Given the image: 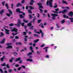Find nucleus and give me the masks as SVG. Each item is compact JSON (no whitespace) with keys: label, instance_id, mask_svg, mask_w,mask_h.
<instances>
[{"label":"nucleus","instance_id":"nucleus-1","mask_svg":"<svg viewBox=\"0 0 73 73\" xmlns=\"http://www.w3.org/2000/svg\"><path fill=\"white\" fill-rule=\"evenodd\" d=\"M53 1V0H50V1H47V5H49V4H50V7L52 8V6H53V4L52 2Z\"/></svg>","mask_w":73,"mask_h":73},{"label":"nucleus","instance_id":"nucleus-2","mask_svg":"<svg viewBox=\"0 0 73 73\" xmlns=\"http://www.w3.org/2000/svg\"><path fill=\"white\" fill-rule=\"evenodd\" d=\"M20 11V9L19 8L17 9L16 10V11L17 12H19V13H23V11Z\"/></svg>","mask_w":73,"mask_h":73},{"label":"nucleus","instance_id":"nucleus-3","mask_svg":"<svg viewBox=\"0 0 73 73\" xmlns=\"http://www.w3.org/2000/svg\"><path fill=\"white\" fill-rule=\"evenodd\" d=\"M21 21L20 20H19L17 23V24H15V25H16V26H18V27H19L20 25V24H21Z\"/></svg>","mask_w":73,"mask_h":73},{"label":"nucleus","instance_id":"nucleus-4","mask_svg":"<svg viewBox=\"0 0 73 73\" xmlns=\"http://www.w3.org/2000/svg\"><path fill=\"white\" fill-rule=\"evenodd\" d=\"M66 12H68V10H67V9H65L64 10L62 11V13L63 14H65V13Z\"/></svg>","mask_w":73,"mask_h":73},{"label":"nucleus","instance_id":"nucleus-5","mask_svg":"<svg viewBox=\"0 0 73 73\" xmlns=\"http://www.w3.org/2000/svg\"><path fill=\"white\" fill-rule=\"evenodd\" d=\"M69 16H70L71 17H72L73 16V11H70L68 14Z\"/></svg>","mask_w":73,"mask_h":73},{"label":"nucleus","instance_id":"nucleus-6","mask_svg":"<svg viewBox=\"0 0 73 73\" xmlns=\"http://www.w3.org/2000/svg\"><path fill=\"white\" fill-rule=\"evenodd\" d=\"M49 48V46H47L43 48L44 49H46L45 50V52H46V53L48 52V48Z\"/></svg>","mask_w":73,"mask_h":73},{"label":"nucleus","instance_id":"nucleus-7","mask_svg":"<svg viewBox=\"0 0 73 73\" xmlns=\"http://www.w3.org/2000/svg\"><path fill=\"white\" fill-rule=\"evenodd\" d=\"M17 29L14 28L13 29L11 30V32H17Z\"/></svg>","mask_w":73,"mask_h":73},{"label":"nucleus","instance_id":"nucleus-8","mask_svg":"<svg viewBox=\"0 0 73 73\" xmlns=\"http://www.w3.org/2000/svg\"><path fill=\"white\" fill-rule=\"evenodd\" d=\"M51 15L53 17H56V16H58V15L55 13L52 14Z\"/></svg>","mask_w":73,"mask_h":73},{"label":"nucleus","instance_id":"nucleus-9","mask_svg":"<svg viewBox=\"0 0 73 73\" xmlns=\"http://www.w3.org/2000/svg\"><path fill=\"white\" fill-rule=\"evenodd\" d=\"M7 49H12V46L11 45H9L6 47Z\"/></svg>","mask_w":73,"mask_h":73},{"label":"nucleus","instance_id":"nucleus-10","mask_svg":"<svg viewBox=\"0 0 73 73\" xmlns=\"http://www.w3.org/2000/svg\"><path fill=\"white\" fill-rule=\"evenodd\" d=\"M5 31L6 32V33L7 35H9V31L7 29H6L5 30Z\"/></svg>","mask_w":73,"mask_h":73},{"label":"nucleus","instance_id":"nucleus-11","mask_svg":"<svg viewBox=\"0 0 73 73\" xmlns=\"http://www.w3.org/2000/svg\"><path fill=\"white\" fill-rule=\"evenodd\" d=\"M5 38H4L2 41H1L0 42V44H4V42H5Z\"/></svg>","mask_w":73,"mask_h":73},{"label":"nucleus","instance_id":"nucleus-12","mask_svg":"<svg viewBox=\"0 0 73 73\" xmlns=\"http://www.w3.org/2000/svg\"><path fill=\"white\" fill-rule=\"evenodd\" d=\"M4 12V9H2V10L0 11V13L1 15H3V13Z\"/></svg>","mask_w":73,"mask_h":73},{"label":"nucleus","instance_id":"nucleus-13","mask_svg":"<svg viewBox=\"0 0 73 73\" xmlns=\"http://www.w3.org/2000/svg\"><path fill=\"white\" fill-rule=\"evenodd\" d=\"M21 60V58H18L15 60V61H20Z\"/></svg>","mask_w":73,"mask_h":73},{"label":"nucleus","instance_id":"nucleus-14","mask_svg":"<svg viewBox=\"0 0 73 73\" xmlns=\"http://www.w3.org/2000/svg\"><path fill=\"white\" fill-rule=\"evenodd\" d=\"M8 11H9V13L10 15H13V13H12V12L11 11V9H9Z\"/></svg>","mask_w":73,"mask_h":73},{"label":"nucleus","instance_id":"nucleus-15","mask_svg":"<svg viewBox=\"0 0 73 73\" xmlns=\"http://www.w3.org/2000/svg\"><path fill=\"white\" fill-rule=\"evenodd\" d=\"M17 7H18L19 6H22V4L20 3H17Z\"/></svg>","mask_w":73,"mask_h":73},{"label":"nucleus","instance_id":"nucleus-16","mask_svg":"<svg viewBox=\"0 0 73 73\" xmlns=\"http://www.w3.org/2000/svg\"><path fill=\"white\" fill-rule=\"evenodd\" d=\"M27 61H29V62H32L33 61V59H27Z\"/></svg>","mask_w":73,"mask_h":73},{"label":"nucleus","instance_id":"nucleus-17","mask_svg":"<svg viewBox=\"0 0 73 73\" xmlns=\"http://www.w3.org/2000/svg\"><path fill=\"white\" fill-rule=\"evenodd\" d=\"M5 7H6L7 8V9H9V6H8V3H6L5 5Z\"/></svg>","mask_w":73,"mask_h":73},{"label":"nucleus","instance_id":"nucleus-18","mask_svg":"<svg viewBox=\"0 0 73 73\" xmlns=\"http://www.w3.org/2000/svg\"><path fill=\"white\" fill-rule=\"evenodd\" d=\"M63 17L64 18H66L67 19H68L69 17H68V16H66V15L65 14H64L63 15Z\"/></svg>","mask_w":73,"mask_h":73},{"label":"nucleus","instance_id":"nucleus-19","mask_svg":"<svg viewBox=\"0 0 73 73\" xmlns=\"http://www.w3.org/2000/svg\"><path fill=\"white\" fill-rule=\"evenodd\" d=\"M33 27H34V26H32L31 27H29V29L30 30H33Z\"/></svg>","mask_w":73,"mask_h":73},{"label":"nucleus","instance_id":"nucleus-20","mask_svg":"<svg viewBox=\"0 0 73 73\" xmlns=\"http://www.w3.org/2000/svg\"><path fill=\"white\" fill-rule=\"evenodd\" d=\"M13 60H14V58H12L11 60L9 59L10 62H12Z\"/></svg>","mask_w":73,"mask_h":73},{"label":"nucleus","instance_id":"nucleus-21","mask_svg":"<svg viewBox=\"0 0 73 73\" xmlns=\"http://www.w3.org/2000/svg\"><path fill=\"white\" fill-rule=\"evenodd\" d=\"M62 3L63 4H68V3L66 2L64 0H62Z\"/></svg>","mask_w":73,"mask_h":73},{"label":"nucleus","instance_id":"nucleus-22","mask_svg":"<svg viewBox=\"0 0 73 73\" xmlns=\"http://www.w3.org/2000/svg\"><path fill=\"white\" fill-rule=\"evenodd\" d=\"M19 16L20 18H21L22 19H23V18H24V16H23V15L22 14H19Z\"/></svg>","mask_w":73,"mask_h":73},{"label":"nucleus","instance_id":"nucleus-23","mask_svg":"<svg viewBox=\"0 0 73 73\" xmlns=\"http://www.w3.org/2000/svg\"><path fill=\"white\" fill-rule=\"evenodd\" d=\"M37 5L38 6H40L42 5V3H41L40 2H39V3H37Z\"/></svg>","mask_w":73,"mask_h":73},{"label":"nucleus","instance_id":"nucleus-24","mask_svg":"<svg viewBox=\"0 0 73 73\" xmlns=\"http://www.w3.org/2000/svg\"><path fill=\"white\" fill-rule=\"evenodd\" d=\"M34 19H33V23H35V20L36 18V17H34Z\"/></svg>","mask_w":73,"mask_h":73},{"label":"nucleus","instance_id":"nucleus-25","mask_svg":"<svg viewBox=\"0 0 73 73\" xmlns=\"http://www.w3.org/2000/svg\"><path fill=\"white\" fill-rule=\"evenodd\" d=\"M39 41V39H37V40H34V43H36L37 42H38V41Z\"/></svg>","mask_w":73,"mask_h":73},{"label":"nucleus","instance_id":"nucleus-26","mask_svg":"<svg viewBox=\"0 0 73 73\" xmlns=\"http://www.w3.org/2000/svg\"><path fill=\"white\" fill-rule=\"evenodd\" d=\"M1 66H6V64L5 63H4L3 64H2Z\"/></svg>","mask_w":73,"mask_h":73},{"label":"nucleus","instance_id":"nucleus-27","mask_svg":"<svg viewBox=\"0 0 73 73\" xmlns=\"http://www.w3.org/2000/svg\"><path fill=\"white\" fill-rule=\"evenodd\" d=\"M29 18L30 19H32L33 18V17H32V16L31 15L29 14Z\"/></svg>","mask_w":73,"mask_h":73},{"label":"nucleus","instance_id":"nucleus-28","mask_svg":"<svg viewBox=\"0 0 73 73\" xmlns=\"http://www.w3.org/2000/svg\"><path fill=\"white\" fill-rule=\"evenodd\" d=\"M23 21L25 22V23H28V22L29 21H26L25 19H24L23 20Z\"/></svg>","mask_w":73,"mask_h":73},{"label":"nucleus","instance_id":"nucleus-29","mask_svg":"<svg viewBox=\"0 0 73 73\" xmlns=\"http://www.w3.org/2000/svg\"><path fill=\"white\" fill-rule=\"evenodd\" d=\"M5 59V58L4 57H2L1 58V59H0L1 61H4V60Z\"/></svg>","mask_w":73,"mask_h":73},{"label":"nucleus","instance_id":"nucleus-30","mask_svg":"<svg viewBox=\"0 0 73 73\" xmlns=\"http://www.w3.org/2000/svg\"><path fill=\"white\" fill-rule=\"evenodd\" d=\"M65 19H63L61 22L62 24H64V23H65Z\"/></svg>","mask_w":73,"mask_h":73},{"label":"nucleus","instance_id":"nucleus-31","mask_svg":"<svg viewBox=\"0 0 73 73\" xmlns=\"http://www.w3.org/2000/svg\"><path fill=\"white\" fill-rule=\"evenodd\" d=\"M11 14H10L8 13H7L6 14V15L8 16V17H10V16H11Z\"/></svg>","mask_w":73,"mask_h":73},{"label":"nucleus","instance_id":"nucleus-32","mask_svg":"<svg viewBox=\"0 0 73 73\" xmlns=\"http://www.w3.org/2000/svg\"><path fill=\"white\" fill-rule=\"evenodd\" d=\"M29 7L30 8V9H35V8L31 6H30Z\"/></svg>","mask_w":73,"mask_h":73},{"label":"nucleus","instance_id":"nucleus-33","mask_svg":"<svg viewBox=\"0 0 73 73\" xmlns=\"http://www.w3.org/2000/svg\"><path fill=\"white\" fill-rule=\"evenodd\" d=\"M42 21L41 19L38 20V23H40Z\"/></svg>","mask_w":73,"mask_h":73},{"label":"nucleus","instance_id":"nucleus-34","mask_svg":"<svg viewBox=\"0 0 73 73\" xmlns=\"http://www.w3.org/2000/svg\"><path fill=\"white\" fill-rule=\"evenodd\" d=\"M12 34L13 35V36H15V35H17L18 34V33H15V34L14 33H13Z\"/></svg>","mask_w":73,"mask_h":73},{"label":"nucleus","instance_id":"nucleus-35","mask_svg":"<svg viewBox=\"0 0 73 73\" xmlns=\"http://www.w3.org/2000/svg\"><path fill=\"white\" fill-rule=\"evenodd\" d=\"M32 24H31V23H29L27 24V26L28 27H31V26H32Z\"/></svg>","mask_w":73,"mask_h":73},{"label":"nucleus","instance_id":"nucleus-36","mask_svg":"<svg viewBox=\"0 0 73 73\" xmlns=\"http://www.w3.org/2000/svg\"><path fill=\"white\" fill-rule=\"evenodd\" d=\"M6 66L7 68H9L10 67L9 66V64H7L6 65Z\"/></svg>","mask_w":73,"mask_h":73},{"label":"nucleus","instance_id":"nucleus-37","mask_svg":"<svg viewBox=\"0 0 73 73\" xmlns=\"http://www.w3.org/2000/svg\"><path fill=\"white\" fill-rule=\"evenodd\" d=\"M8 71L9 73H12V70L9 69V70Z\"/></svg>","mask_w":73,"mask_h":73},{"label":"nucleus","instance_id":"nucleus-38","mask_svg":"<svg viewBox=\"0 0 73 73\" xmlns=\"http://www.w3.org/2000/svg\"><path fill=\"white\" fill-rule=\"evenodd\" d=\"M31 54H32V53L31 52H30L29 53L27 54V56H29L30 55H31Z\"/></svg>","mask_w":73,"mask_h":73},{"label":"nucleus","instance_id":"nucleus-39","mask_svg":"<svg viewBox=\"0 0 73 73\" xmlns=\"http://www.w3.org/2000/svg\"><path fill=\"white\" fill-rule=\"evenodd\" d=\"M15 38H16V39H19V36L17 35L16 36H15Z\"/></svg>","mask_w":73,"mask_h":73},{"label":"nucleus","instance_id":"nucleus-40","mask_svg":"<svg viewBox=\"0 0 73 73\" xmlns=\"http://www.w3.org/2000/svg\"><path fill=\"white\" fill-rule=\"evenodd\" d=\"M52 12H54V13H57V14H58V12L56 11H52Z\"/></svg>","mask_w":73,"mask_h":73},{"label":"nucleus","instance_id":"nucleus-41","mask_svg":"<svg viewBox=\"0 0 73 73\" xmlns=\"http://www.w3.org/2000/svg\"><path fill=\"white\" fill-rule=\"evenodd\" d=\"M25 24V23H21V24L22 27H24V26H25V25H24Z\"/></svg>","mask_w":73,"mask_h":73},{"label":"nucleus","instance_id":"nucleus-42","mask_svg":"<svg viewBox=\"0 0 73 73\" xmlns=\"http://www.w3.org/2000/svg\"><path fill=\"white\" fill-rule=\"evenodd\" d=\"M39 8H42V9H44V7H42V6L41 5L40 6H39Z\"/></svg>","mask_w":73,"mask_h":73},{"label":"nucleus","instance_id":"nucleus-43","mask_svg":"<svg viewBox=\"0 0 73 73\" xmlns=\"http://www.w3.org/2000/svg\"><path fill=\"white\" fill-rule=\"evenodd\" d=\"M34 36H35V37H39V36H38V35L36 34H34Z\"/></svg>","mask_w":73,"mask_h":73},{"label":"nucleus","instance_id":"nucleus-44","mask_svg":"<svg viewBox=\"0 0 73 73\" xmlns=\"http://www.w3.org/2000/svg\"><path fill=\"white\" fill-rule=\"evenodd\" d=\"M9 26L10 27H13V25H14V24H13V23H11V24H10V25H9Z\"/></svg>","mask_w":73,"mask_h":73},{"label":"nucleus","instance_id":"nucleus-45","mask_svg":"<svg viewBox=\"0 0 73 73\" xmlns=\"http://www.w3.org/2000/svg\"><path fill=\"white\" fill-rule=\"evenodd\" d=\"M28 12L29 13H32V11L31 10H28Z\"/></svg>","mask_w":73,"mask_h":73},{"label":"nucleus","instance_id":"nucleus-46","mask_svg":"<svg viewBox=\"0 0 73 73\" xmlns=\"http://www.w3.org/2000/svg\"><path fill=\"white\" fill-rule=\"evenodd\" d=\"M24 3H25V0H23L21 2L22 4H24Z\"/></svg>","mask_w":73,"mask_h":73},{"label":"nucleus","instance_id":"nucleus-47","mask_svg":"<svg viewBox=\"0 0 73 73\" xmlns=\"http://www.w3.org/2000/svg\"><path fill=\"white\" fill-rule=\"evenodd\" d=\"M60 10V9L58 8H57V9H55V11L56 12H58Z\"/></svg>","mask_w":73,"mask_h":73},{"label":"nucleus","instance_id":"nucleus-48","mask_svg":"<svg viewBox=\"0 0 73 73\" xmlns=\"http://www.w3.org/2000/svg\"><path fill=\"white\" fill-rule=\"evenodd\" d=\"M55 5H56L54 6V7L55 8H57V4H55Z\"/></svg>","mask_w":73,"mask_h":73},{"label":"nucleus","instance_id":"nucleus-49","mask_svg":"<svg viewBox=\"0 0 73 73\" xmlns=\"http://www.w3.org/2000/svg\"><path fill=\"white\" fill-rule=\"evenodd\" d=\"M11 44H12V43H7L6 44V45L7 46V45H11Z\"/></svg>","mask_w":73,"mask_h":73},{"label":"nucleus","instance_id":"nucleus-50","mask_svg":"<svg viewBox=\"0 0 73 73\" xmlns=\"http://www.w3.org/2000/svg\"><path fill=\"white\" fill-rule=\"evenodd\" d=\"M11 7L12 9H13V4H11Z\"/></svg>","mask_w":73,"mask_h":73},{"label":"nucleus","instance_id":"nucleus-51","mask_svg":"<svg viewBox=\"0 0 73 73\" xmlns=\"http://www.w3.org/2000/svg\"><path fill=\"white\" fill-rule=\"evenodd\" d=\"M23 33V35H27V33H26L25 32H24Z\"/></svg>","mask_w":73,"mask_h":73},{"label":"nucleus","instance_id":"nucleus-52","mask_svg":"<svg viewBox=\"0 0 73 73\" xmlns=\"http://www.w3.org/2000/svg\"><path fill=\"white\" fill-rule=\"evenodd\" d=\"M1 35L3 36H4V34L2 32L1 33Z\"/></svg>","mask_w":73,"mask_h":73},{"label":"nucleus","instance_id":"nucleus-53","mask_svg":"<svg viewBox=\"0 0 73 73\" xmlns=\"http://www.w3.org/2000/svg\"><path fill=\"white\" fill-rule=\"evenodd\" d=\"M0 72L2 73H3V70L1 68H0Z\"/></svg>","mask_w":73,"mask_h":73},{"label":"nucleus","instance_id":"nucleus-54","mask_svg":"<svg viewBox=\"0 0 73 73\" xmlns=\"http://www.w3.org/2000/svg\"><path fill=\"white\" fill-rule=\"evenodd\" d=\"M41 36H42V37L43 38L44 37V33H42L41 35Z\"/></svg>","mask_w":73,"mask_h":73},{"label":"nucleus","instance_id":"nucleus-55","mask_svg":"<svg viewBox=\"0 0 73 73\" xmlns=\"http://www.w3.org/2000/svg\"><path fill=\"white\" fill-rule=\"evenodd\" d=\"M39 9L40 11V12H42L43 11H42V9L39 8Z\"/></svg>","mask_w":73,"mask_h":73},{"label":"nucleus","instance_id":"nucleus-56","mask_svg":"<svg viewBox=\"0 0 73 73\" xmlns=\"http://www.w3.org/2000/svg\"><path fill=\"white\" fill-rule=\"evenodd\" d=\"M56 26L58 28H60V26H58V24H56Z\"/></svg>","mask_w":73,"mask_h":73},{"label":"nucleus","instance_id":"nucleus-57","mask_svg":"<svg viewBox=\"0 0 73 73\" xmlns=\"http://www.w3.org/2000/svg\"><path fill=\"white\" fill-rule=\"evenodd\" d=\"M2 4L3 6H4V5L5 4V2H2Z\"/></svg>","mask_w":73,"mask_h":73},{"label":"nucleus","instance_id":"nucleus-58","mask_svg":"<svg viewBox=\"0 0 73 73\" xmlns=\"http://www.w3.org/2000/svg\"><path fill=\"white\" fill-rule=\"evenodd\" d=\"M22 68L21 67H19L18 69V70H20Z\"/></svg>","mask_w":73,"mask_h":73},{"label":"nucleus","instance_id":"nucleus-59","mask_svg":"<svg viewBox=\"0 0 73 73\" xmlns=\"http://www.w3.org/2000/svg\"><path fill=\"white\" fill-rule=\"evenodd\" d=\"M46 58H49V57H50V56H49V55H47L46 56Z\"/></svg>","mask_w":73,"mask_h":73},{"label":"nucleus","instance_id":"nucleus-60","mask_svg":"<svg viewBox=\"0 0 73 73\" xmlns=\"http://www.w3.org/2000/svg\"><path fill=\"white\" fill-rule=\"evenodd\" d=\"M47 15L48 17L49 18L50 17V15H49V13H47Z\"/></svg>","mask_w":73,"mask_h":73},{"label":"nucleus","instance_id":"nucleus-61","mask_svg":"<svg viewBox=\"0 0 73 73\" xmlns=\"http://www.w3.org/2000/svg\"><path fill=\"white\" fill-rule=\"evenodd\" d=\"M18 44L19 45H22V43L20 42H18Z\"/></svg>","mask_w":73,"mask_h":73},{"label":"nucleus","instance_id":"nucleus-62","mask_svg":"<svg viewBox=\"0 0 73 73\" xmlns=\"http://www.w3.org/2000/svg\"><path fill=\"white\" fill-rule=\"evenodd\" d=\"M30 48L31 50H32L33 49V47L32 46H30Z\"/></svg>","mask_w":73,"mask_h":73},{"label":"nucleus","instance_id":"nucleus-63","mask_svg":"<svg viewBox=\"0 0 73 73\" xmlns=\"http://www.w3.org/2000/svg\"><path fill=\"white\" fill-rule=\"evenodd\" d=\"M15 66H16V67H19V64H15Z\"/></svg>","mask_w":73,"mask_h":73},{"label":"nucleus","instance_id":"nucleus-64","mask_svg":"<svg viewBox=\"0 0 73 73\" xmlns=\"http://www.w3.org/2000/svg\"><path fill=\"white\" fill-rule=\"evenodd\" d=\"M44 46H45V45L43 44L40 47L42 48V47H44Z\"/></svg>","mask_w":73,"mask_h":73}]
</instances>
